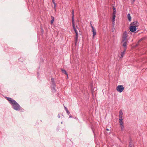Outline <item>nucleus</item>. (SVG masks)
Wrapping results in <instances>:
<instances>
[{"label": "nucleus", "instance_id": "nucleus-1", "mask_svg": "<svg viewBox=\"0 0 147 147\" xmlns=\"http://www.w3.org/2000/svg\"><path fill=\"white\" fill-rule=\"evenodd\" d=\"M11 105L14 110L16 111H19L20 110V106L15 100Z\"/></svg>", "mask_w": 147, "mask_h": 147}, {"label": "nucleus", "instance_id": "nucleus-2", "mask_svg": "<svg viewBox=\"0 0 147 147\" xmlns=\"http://www.w3.org/2000/svg\"><path fill=\"white\" fill-rule=\"evenodd\" d=\"M124 89V87L123 85H119L116 88L117 91L120 93L122 92Z\"/></svg>", "mask_w": 147, "mask_h": 147}, {"label": "nucleus", "instance_id": "nucleus-3", "mask_svg": "<svg viewBox=\"0 0 147 147\" xmlns=\"http://www.w3.org/2000/svg\"><path fill=\"white\" fill-rule=\"evenodd\" d=\"M127 32L126 31H125L123 34L122 37V41H124L125 40H128L127 39Z\"/></svg>", "mask_w": 147, "mask_h": 147}, {"label": "nucleus", "instance_id": "nucleus-4", "mask_svg": "<svg viewBox=\"0 0 147 147\" xmlns=\"http://www.w3.org/2000/svg\"><path fill=\"white\" fill-rule=\"evenodd\" d=\"M136 27L135 26H131L129 28L130 31L132 32H135L137 30Z\"/></svg>", "mask_w": 147, "mask_h": 147}, {"label": "nucleus", "instance_id": "nucleus-5", "mask_svg": "<svg viewBox=\"0 0 147 147\" xmlns=\"http://www.w3.org/2000/svg\"><path fill=\"white\" fill-rule=\"evenodd\" d=\"M122 42H123V44L122 46L124 48H127V43L128 42V40H125L124 41H122Z\"/></svg>", "mask_w": 147, "mask_h": 147}, {"label": "nucleus", "instance_id": "nucleus-6", "mask_svg": "<svg viewBox=\"0 0 147 147\" xmlns=\"http://www.w3.org/2000/svg\"><path fill=\"white\" fill-rule=\"evenodd\" d=\"M138 21H135L131 22V23L130 25H132L131 26H135L137 27L138 26Z\"/></svg>", "mask_w": 147, "mask_h": 147}, {"label": "nucleus", "instance_id": "nucleus-7", "mask_svg": "<svg viewBox=\"0 0 147 147\" xmlns=\"http://www.w3.org/2000/svg\"><path fill=\"white\" fill-rule=\"evenodd\" d=\"M7 100L9 101V103L11 104L15 100H14L12 99L10 97H6Z\"/></svg>", "mask_w": 147, "mask_h": 147}, {"label": "nucleus", "instance_id": "nucleus-8", "mask_svg": "<svg viewBox=\"0 0 147 147\" xmlns=\"http://www.w3.org/2000/svg\"><path fill=\"white\" fill-rule=\"evenodd\" d=\"M92 32L93 33V36L96 35V30L94 28H93L92 29Z\"/></svg>", "mask_w": 147, "mask_h": 147}, {"label": "nucleus", "instance_id": "nucleus-9", "mask_svg": "<svg viewBox=\"0 0 147 147\" xmlns=\"http://www.w3.org/2000/svg\"><path fill=\"white\" fill-rule=\"evenodd\" d=\"M119 113V118H122L123 113L121 110H120Z\"/></svg>", "mask_w": 147, "mask_h": 147}, {"label": "nucleus", "instance_id": "nucleus-10", "mask_svg": "<svg viewBox=\"0 0 147 147\" xmlns=\"http://www.w3.org/2000/svg\"><path fill=\"white\" fill-rule=\"evenodd\" d=\"M119 123H120V125H123V121L122 118H119Z\"/></svg>", "mask_w": 147, "mask_h": 147}, {"label": "nucleus", "instance_id": "nucleus-11", "mask_svg": "<svg viewBox=\"0 0 147 147\" xmlns=\"http://www.w3.org/2000/svg\"><path fill=\"white\" fill-rule=\"evenodd\" d=\"M61 69L62 72L63 73L65 74L67 76H68V74L67 73V72H66L65 70V69Z\"/></svg>", "mask_w": 147, "mask_h": 147}, {"label": "nucleus", "instance_id": "nucleus-12", "mask_svg": "<svg viewBox=\"0 0 147 147\" xmlns=\"http://www.w3.org/2000/svg\"><path fill=\"white\" fill-rule=\"evenodd\" d=\"M116 16L115 14H113V19H112V22L113 23H115V18Z\"/></svg>", "mask_w": 147, "mask_h": 147}, {"label": "nucleus", "instance_id": "nucleus-13", "mask_svg": "<svg viewBox=\"0 0 147 147\" xmlns=\"http://www.w3.org/2000/svg\"><path fill=\"white\" fill-rule=\"evenodd\" d=\"M127 17L128 20L129 22H130L131 20V17L130 16V13H128L127 15Z\"/></svg>", "mask_w": 147, "mask_h": 147}, {"label": "nucleus", "instance_id": "nucleus-14", "mask_svg": "<svg viewBox=\"0 0 147 147\" xmlns=\"http://www.w3.org/2000/svg\"><path fill=\"white\" fill-rule=\"evenodd\" d=\"M128 147H134V144L130 141L129 143Z\"/></svg>", "mask_w": 147, "mask_h": 147}, {"label": "nucleus", "instance_id": "nucleus-15", "mask_svg": "<svg viewBox=\"0 0 147 147\" xmlns=\"http://www.w3.org/2000/svg\"><path fill=\"white\" fill-rule=\"evenodd\" d=\"M72 24L73 28L74 29V30L75 29H76L75 28V26L74 25V20H72Z\"/></svg>", "mask_w": 147, "mask_h": 147}, {"label": "nucleus", "instance_id": "nucleus-16", "mask_svg": "<svg viewBox=\"0 0 147 147\" xmlns=\"http://www.w3.org/2000/svg\"><path fill=\"white\" fill-rule=\"evenodd\" d=\"M51 18L52 20H51V24H52L53 23V22L54 21V18L52 16H51Z\"/></svg>", "mask_w": 147, "mask_h": 147}, {"label": "nucleus", "instance_id": "nucleus-17", "mask_svg": "<svg viewBox=\"0 0 147 147\" xmlns=\"http://www.w3.org/2000/svg\"><path fill=\"white\" fill-rule=\"evenodd\" d=\"M64 107L65 108V110L66 111L67 113L68 114V115H69V114H70V113L68 111L67 109L65 106H64Z\"/></svg>", "mask_w": 147, "mask_h": 147}, {"label": "nucleus", "instance_id": "nucleus-18", "mask_svg": "<svg viewBox=\"0 0 147 147\" xmlns=\"http://www.w3.org/2000/svg\"><path fill=\"white\" fill-rule=\"evenodd\" d=\"M72 20H74V9L72 10Z\"/></svg>", "mask_w": 147, "mask_h": 147}, {"label": "nucleus", "instance_id": "nucleus-19", "mask_svg": "<svg viewBox=\"0 0 147 147\" xmlns=\"http://www.w3.org/2000/svg\"><path fill=\"white\" fill-rule=\"evenodd\" d=\"M113 14H115L116 13V8L115 7H113Z\"/></svg>", "mask_w": 147, "mask_h": 147}, {"label": "nucleus", "instance_id": "nucleus-20", "mask_svg": "<svg viewBox=\"0 0 147 147\" xmlns=\"http://www.w3.org/2000/svg\"><path fill=\"white\" fill-rule=\"evenodd\" d=\"M125 53H124V52H122L121 53V56L120 57V58H122L123 57Z\"/></svg>", "mask_w": 147, "mask_h": 147}, {"label": "nucleus", "instance_id": "nucleus-21", "mask_svg": "<svg viewBox=\"0 0 147 147\" xmlns=\"http://www.w3.org/2000/svg\"><path fill=\"white\" fill-rule=\"evenodd\" d=\"M52 1L54 5V8H55V7H56V3H55V2L54 1V0H52Z\"/></svg>", "mask_w": 147, "mask_h": 147}, {"label": "nucleus", "instance_id": "nucleus-22", "mask_svg": "<svg viewBox=\"0 0 147 147\" xmlns=\"http://www.w3.org/2000/svg\"><path fill=\"white\" fill-rule=\"evenodd\" d=\"M121 126V130L122 131L124 129V126L123 125H120Z\"/></svg>", "mask_w": 147, "mask_h": 147}, {"label": "nucleus", "instance_id": "nucleus-23", "mask_svg": "<svg viewBox=\"0 0 147 147\" xmlns=\"http://www.w3.org/2000/svg\"><path fill=\"white\" fill-rule=\"evenodd\" d=\"M74 30V31L76 34H78L77 31L76 29H75Z\"/></svg>", "mask_w": 147, "mask_h": 147}, {"label": "nucleus", "instance_id": "nucleus-24", "mask_svg": "<svg viewBox=\"0 0 147 147\" xmlns=\"http://www.w3.org/2000/svg\"><path fill=\"white\" fill-rule=\"evenodd\" d=\"M78 34H76V37L75 38V39H78Z\"/></svg>", "mask_w": 147, "mask_h": 147}, {"label": "nucleus", "instance_id": "nucleus-25", "mask_svg": "<svg viewBox=\"0 0 147 147\" xmlns=\"http://www.w3.org/2000/svg\"><path fill=\"white\" fill-rule=\"evenodd\" d=\"M131 4H133L134 2H135L136 0H131Z\"/></svg>", "mask_w": 147, "mask_h": 147}, {"label": "nucleus", "instance_id": "nucleus-26", "mask_svg": "<svg viewBox=\"0 0 147 147\" xmlns=\"http://www.w3.org/2000/svg\"><path fill=\"white\" fill-rule=\"evenodd\" d=\"M75 45H76L77 43V41H78V39H75Z\"/></svg>", "mask_w": 147, "mask_h": 147}, {"label": "nucleus", "instance_id": "nucleus-27", "mask_svg": "<svg viewBox=\"0 0 147 147\" xmlns=\"http://www.w3.org/2000/svg\"><path fill=\"white\" fill-rule=\"evenodd\" d=\"M51 81L52 82H54V79L53 78H52L51 79Z\"/></svg>", "mask_w": 147, "mask_h": 147}, {"label": "nucleus", "instance_id": "nucleus-28", "mask_svg": "<svg viewBox=\"0 0 147 147\" xmlns=\"http://www.w3.org/2000/svg\"><path fill=\"white\" fill-rule=\"evenodd\" d=\"M90 26H91V27L92 28H92H94V27H93V26H92V24H91V22H90Z\"/></svg>", "mask_w": 147, "mask_h": 147}, {"label": "nucleus", "instance_id": "nucleus-29", "mask_svg": "<svg viewBox=\"0 0 147 147\" xmlns=\"http://www.w3.org/2000/svg\"><path fill=\"white\" fill-rule=\"evenodd\" d=\"M52 84L53 86H55V82H53Z\"/></svg>", "mask_w": 147, "mask_h": 147}, {"label": "nucleus", "instance_id": "nucleus-30", "mask_svg": "<svg viewBox=\"0 0 147 147\" xmlns=\"http://www.w3.org/2000/svg\"><path fill=\"white\" fill-rule=\"evenodd\" d=\"M125 48V49L124 50V51H123V52H124V53H125V52L126 51V49L127 48Z\"/></svg>", "mask_w": 147, "mask_h": 147}, {"label": "nucleus", "instance_id": "nucleus-31", "mask_svg": "<svg viewBox=\"0 0 147 147\" xmlns=\"http://www.w3.org/2000/svg\"><path fill=\"white\" fill-rule=\"evenodd\" d=\"M106 130L107 131H109V130L108 129H107H107H106Z\"/></svg>", "mask_w": 147, "mask_h": 147}, {"label": "nucleus", "instance_id": "nucleus-32", "mask_svg": "<svg viewBox=\"0 0 147 147\" xmlns=\"http://www.w3.org/2000/svg\"><path fill=\"white\" fill-rule=\"evenodd\" d=\"M58 117L59 118H60V116L59 115L58 116Z\"/></svg>", "mask_w": 147, "mask_h": 147}, {"label": "nucleus", "instance_id": "nucleus-33", "mask_svg": "<svg viewBox=\"0 0 147 147\" xmlns=\"http://www.w3.org/2000/svg\"><path fill=\"white\" fill-rule=\"evenodd\" d=\"M69 117H72L71 116H69Z\"/></svg>", "mask_w": 147, "mask_h": 147}]
</instances>
